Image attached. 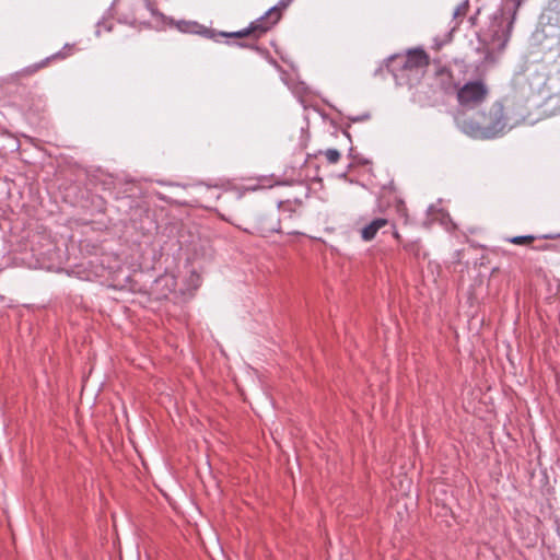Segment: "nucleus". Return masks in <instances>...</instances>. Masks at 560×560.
<instances>
[{
  "mask_svg": "<svg viewBox=\"0 0 560 560\" xmlns=\"http://www.w3.org/2000/svg\"><path fill=\"white\" fill-rule=\"evenodd\" d=\"M508 120L501 102H494L489 107L478 112L472 118L460 122L462 130L477 139H493L502 135Z\"/></svg>",
  "mask_w": 560,
  "mask_h": 560,
  "instance_id": "1",
  "label": "nucleus"
},
{
  "mask_svg": "<svg viewBox=\"0 0 560 560\" xmlns=\"http://www.w3.org/2000/svg\"><path fill=\"white\" fill-rule=\"evenodd\" d=\"M370 114L369 113H365V114H362V115H359V116H349L348 119L352 122H358V121H365L368 119H370Z\"/></svg>",
  "mask_w": 560,
  "mask_h": 560,
  "instance_id": "15",
  "label": "nucleus"
},
{
  "mask_svg": "<svg viewBox=\"0 0 560 560\" xmlns=\"http://www.w3.org/2000/svg\"><path fill=\"white\" fill-rule=\"evenodd\" d=\"M147 10L151 13L152 16L159 18L161 13L159 12L158 4L155 0H143Z\"/></svg>",
  "mask_w": 560,
  "mask_h": 560,
  "instance_id": "12",
  "label": "nucleus"
},
{
  "mask_svg": "<svg viewBox=\"0 0 560 560\" xmlns=\"http://www.w3.org/2000/svg\"><path fill=\"white\" fill-rule=\"evenodd\" d=\"M293 0H280L276 5H273L271 9H276V14L278 19L280 20L282 16V11L285 10Z\"/></svg>",
  "mask_w": 560,
  "mask_h": 560,
  "instance_id": "13",
  "label": "nucleus"
},
{
  "mask_svg": "<svg viewBox=\"0 0 560 560\" xmlns=\"http://www.w3.org/2000/svg\"><path fill=\"white\" fill-rule=\"evenodd\" d=\"M402 248L407 254L411 255L418 260L424 259L427 257V254L423 252L419 240L402 243Z\"/></svg>",
  "mask_w": 560,
  "mask_h": 560,
  "instance_id": "9",
  "label": "nucleus"
},
{
  "mask_svg": "<svg viewBox=\"0 0 560 560\" xmlns=\"http://www.w3.org/2000/svg\"><path fill=\"white\" fill-rule=\"evenodd\" d=\"M404 60V55H394L388 58L386 63L387 70L393 74V78L398 85L408 84V78L405 72Z\"/></svg>",
  "mask_w": 560,
  "mask_h": 560,
  "instance_id": "6",
  "label": "nucleus"
},
{
  "mask_svg": "<svg viewBox=\"0 0 560 560\" xmlns=\"http://www.w3.org/2000/svg\"><path fill=\"white\" fill-rule=\"evenodd\" d=\"M513 21H514V16L511 19V21L509 22V24L506 26V32L504 34V42H503L502 46H504L505 43L509 40L510 33H511V30H512V26H513Z\"/></svg>",
  "mask_w": 560,
  "mask_h": 560,
  "instance_id": "17",
  "label": "nucleus"
},
{
  "mask_svg": "<svg viewBox=\"0 0 560 560\" xmlns=\"http://www.w3.org/2000/svg\"><path fill=\"white\" fill-rule=\"evenodd\" d=\"M269 214L267 213H257L255 214L254 221L255 224L253 226V230L245 229L248 233H258L261 236H267L269 233H280L281 232V219L278 218L276 221L268 222Z\"/></svg>",
  "mask_w": 560,
  "mask_h": 560,
  "instance_id": "5",
  "label": "nucleus"
},
{
  "mask_svg": "<svg viewBox=\"0 0 560 560\" xmlns=\"http://www.w3.org/2000/svg\"><path fill=\"white\" fill-rule=\"evenodd\" d=\"M137 21H138V19H137V16L135 15V16H133V21H132V22L135 23V22H137Z\"/></svg>",
  "mask_w": 560,
  "mask_h": 560,
  "instance_id": "19",
  "label": "nucleus"
},
{
  "mask_svg": "<svg viewBox=\"0 0 560 560\" xmlns=\"http://www.w3.org/2000/svg\"><path fill=\"white\" fill-rule=\"evenodd\" d=\"M388 225H389L388 219L375 218L374 220H372L370 223H368L366 225H364L361 229V231H360L361 237L363 241L370 242L376 236L378 231L387 228Z\"/></svg>",
  "mask_w": 560,
  "mask_h": 560,
  "instance_id": "8",
  "label": "nucleus"
},
{
  "mask_svg": "<svg viewBox=\"0 0 560 560\" xmlns=\"http://www.w3.org/2000/svg\"><path fill=\"white\" fill-rule=\"evenodd\" d=\"M488 95L489 89L481 80L466 82L456 92L459 106L466 109L476 108Z\"/></svg>",
  "mask_w": 560,
  "mask_h": 560,
  "instance_id": "3",
  "label": "nucleus"
},
{
  "mask_svg": "<svg viewBox=\"0 0 560 560\" xmlns=\"http://www.w3.org/2000/svg\"><path fill=\"white\" fill-rule=\"evenodd\" d=\"M324 154L330 164H336L340 160V152L336 149H328Z\"/></svg>",
  "mask_w": 560,
  "mask_h": 560,
  "instance_id": "11",
  "label": "nucleus"
},
{
  "mask_svg": "<svg viewBox=\"0 0 560 560\" xmlns=\"http://www.w3.org/2000/svg\"><path fill=\"white\" fill-rule=\"evenodd\" d=\"M468 7L469 5H468V1L467 0L462 2V3H459L456 7V9L454 10L453 16L455 19L465 16L467 11H468Z\"/></svg>",
  "mask_w": 560,
  "mask_h": 560,
  "instance_id": "14",
  "label": "nucleus"
},
{
  "mask_svg": "<svg viewBox=\"0 0 560 560\" xmlns=\"http://www.w3.org/2000/svg\"><path fill=\"white\" fill-rule=\"evenodd\" d=\"M387 228H390L393 236L395 237V240L402 245L404 242H402L401 235L396 230L395 224L389 221V225Z\"/></svg>",
  "mask_w": 560,
  "mask_h": 560,
  "instance_id": "16",
  "label": "nucleus"
},
{
  "mask_svg": "<svg viewBox=\"0 0 560 560\" xmlns=\"http://www.w3.org/2000/svg\"><path fill=\"white\" fill-rule=\"evenodd\" d=\"M75 47L73 44H66L61 50L57 51L56 54L47 57L46 59L42 60L40 62L36 63V65H33L31 67H28L27 69H25V72L27 74H33L35 73L37 70L46 67L50 61L52 60H63L66 59L67 57L71 56L74 51Z\"/></svg>",
  "mask_w": 560,
  "mask_h": 560,
  "instance_id": "7",
  "label": "nucleus"
},
{
  "mask_svg": "<svg viewBox=\"0 0 560 560\" xmlns=\"http://www.w3.org/2000/svg\"><path fill=\"white\" fill-rule=\"evenodd\" d=\"M404 57L405 72L408 78L407 85L411 86L424 73L430 57L422 48L410 49Z\"/></svg>",
  "mask_w": 560,
  "mask_h": 560,
  "instance_id": "4",
  "label": "nucleus"
},
{
  "mask_svg": "<svg viewBox=\"0 0 560 560\" xmlns=\"http://www.w3.org/2000/svg\"><path fill=\"white\" fill-rule=\"evenodd\" d=\"M280 20L276 14V9H269L262 16L253 21L247 27L237 32H217L213 28L200 27L198 33L205 37L219 42L221 37L226 38H248L249 42H241L237 45L242 48L258 49L255 45L260 37L269 32Z\"/></svg>",
  "mask_w": 560,
  "mask_h": 560,
  "instance_id": "2",
  "label": "nucleus"
},
{
  "mask_svg": "<svg viewBox=\"0 0 560 560\" xmlns=\"http://www.w3.org/2000/svg\"><path fill=\"white\" fill-rule=\"evenodd\" d=\"M536 240L534 235H521L506 237L505 241L514 245H529Z\"/></svg>",
  "mask_w": 560,
  "mask_h": 560,
  "instance_id": "10",
  "label": "nucleus"
},
{
  "mask_svg": "<svg viewBox=\"0 0 560 560\" xmlns=\"http://www.w3.org/2000/svg\"><path fill=\"white\" fill-rule=\"evenodd\" d=\"M398 211H400L402 213V215L407 217V214H406V207H405V203L402 201H400L399 205H398Z\"/></svg>",
  "mask_w": 560,
  "mask_h": 560,
  "instance_id": "18",
  "label": "nucleus"
}]
</instances>
